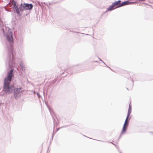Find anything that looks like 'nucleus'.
<instances>
[{
    "instance_id": "nucleus-20",
    "label": "nucleus",
    "mask_w": 153,
    "mask_h": 153,
    "mask_svg": "<svg viewBox=\"0 0 153 153\" xmlns=\"http://www.w3.org/2000/svg\"><path fill=\"white\" fill-rule=\"evenodd\" d=\"M84 136H85V137H87L88 138H90V139H92V138H91L88 137H87V136H86L85 135H84Z\"/></svg>"
},
{
    "instance_id": "nucleus-30",
    "label": "nucleus",
    "mask_w": 153,
    "mask_h": 153,
    "mask_svg": "<svg viewBox=\"0 0 153 153\" xmlns=\"http://www.w3.org/2000/svg\"><path fill=\"white\" fill-rule=\"evenodd\" d=\"M0 107H1V104H0Z\"/></svg>"
},
{
    "instance_id": "nucleus-17",
    "label": "nucleus",
    "mask_w": 153,
    "mask_h": 153,
    "mask_svg": "<svg viewBox=\"0 0 153 153\" xmlns=\"http://www.w3.org/2000/svg\"><path fill=\"white\" fill-rule=\"evenodd\" d=\"M106 66H107V67L108 68H109V69H110L111 70H112V69L109 67H108V66H107V65H106Z\"/></svg>"
},
{
    "instance_id": "nucleus-25",
    "label": "nucleus",
    "mask_w": 153,
    "mask_h": 153,
    "mask_svg": "<svg viewBox=\"0 0 153 153\" xmlns=\"http://www.w3.org/2000/svg\"><path fill=\"white\" fill-rule=\"evenodd\" d=\"M6 10L7 11V10ZM7 11L8 12H11V11H9V10H7Z\"/></svg>"
},
{
    "instance_id": "nucleus-28",
    "label": "nucleus",
    "mask_w": 153,
    "mask_h": 153,
    "mask_svg": "<svg viewBox=\"0 0 153 153\" xmlns=\"http://www.w3.org/2000/svg\"><path fill=\"white\" fill-rule=\"evenodd\" d=\"M102 61V62L103 63L104 62L102 60V61Z\"/></svg>"
},
{
    "instance_id": "nucleus-26",
    "label": "nucleus",
    "mask_w": 153,
    "mask_h": 153,
    "mask_svg": "<svg viewBox=\"0 0 153 153\" xmlns=\"http://www.w3.org/2000/svg\"><path fill=\"white\" fill-rule=\"evenodd\" d=\"M10 2H9V3H8V4H10Z\"/></svg>"
},
{
    "instance_id": "nucleus-14",
    "label": "nucleus",
    "mask_w": 153,
    "mask_h": 153,
    "mask_svg": "<svg viewBox=\"0 0 153 153\" xmlns=\"http://www.w3.org/2000/svg\"><path fill=\"white\" fill-rule=\"evenodd\" d=\"M63 127H64L62 126V127H61L60 128V127L56 129V131H58L60 128H63Z\"/></svg>"
},
{
    "instance_id": "nucleus-1",
    "label": "nucleus",
    "mask_w": 153,
    "mask_h": 153,
    "mask_svg": "<svg viewBox=\"0 0 153 153\" xmlns=\"http://www.w3.org/2000/svg\"><path fill=\"white\" fill-rule=\"evenodd\" d=\"M1 30L3 32V35L6 37L7 42L6 43L7 47L8 50V54L7 60L10 68H13L15 66V60L14 56L16 53L14 51L13 46V38L11 33L9 27H4L2 23L0 24Z\"/></svg>"
},
{
    "instance_id": "nucleus-8",
    "label": "nucleus",
    "mask_w": 153,
    "mask_h": 153,
    "mask_svg": "<svg viewBox=\"0 0 153 153\" xmlns=\"http://www.w3.org/2000/svg\"><path fill=\"white\" fill-rule=\"evenodd\" d=\"M56 118H57L56 117ZM57 120H56L54 118H53V122L54 125V127L55 126V125L56 126H57L59 125V122L58 121V120L57 118Z\"/></svg>"
},
{
    "instance_id": "nucleus-10",
    "label": "nucleus",
    "mask_w": 153,
    "mask_h": 153,
    "mask_svg": "<svg viewBox=\"0 0 153 153\" xmlns=\"http://www.w3.org/2000/svg\"><path fill=\"white\" fill-rule=\"evenodd\" d=\"M94 140H95V139H94ZM98 140V141H101V142H106V143H111L112 144L114 145V146H115L116 147H117V146L116 144H115L114 143H113V142H109V141H104L98 140Z\"/></svg>"
},
{
    "instance_id": "nucleus-24",
    "label": "nucleus",
    "mask_w": 153,
    "mask_h": 153,
    "mask_svg": "<svg viewBox=\"0 0 153 153\" xmlns=\"http://www.w3.org/2000/svg\"><path fill=\"white\" fill-rule=\"evenodd\" d=\"M104 63V64L105 65H106V64L104 62L103 63Z\"/></svg>"
},
{
    "instance_id": "nucleus-18",
    "label": "nucleus",
    "mask_w": 153,
    "mask_h": 153,
    "mask_svg": "<svg viewBox=\"0 0 153 153\" xmlns=\"http://www.w3.org/2000/svg\"><path fill=\"white\" fill-rule=\"evenodd\" d=\"M94 62H98V61H94Z\"/></svg>"
},
{
    "instance_id": "nucleus-3",
    "label": "nucleus",
    "mask_w": 153,
    "mask_h": 153,
    "mask_svg": "<svg viewBox=\"0 0 153 153\" xmlns=\"http://www.w3.org/2000/svg\"><path fill=\"white\" fill-rule=\"evenodd\" d=\"M12 4L11 7L14 13H16L19 16H22L23 12L24 10H31L33 5L31 3L29 4L24 3L19 4L18 2L15 0H12Z\"/></svg>"
},
{
    "instance_id": "nucleus-6",
    "label": "nucleus",
    "mask_w": 153,
    "mask_h": 153,
    "mask_svg": "<svg viewBox=\"0 0 153 153\" xmlns=\"http://www.w3.org/2000/svg\"><path fill=\"white\" fill-rule=\"evenodd\" d=\"M114 7V6L112 4L110 6H109V7L107 8L106 11L105 12V13L108 11H111L115 9V8H114L113 7Z\"/></svg>"
},
{
    "instance_id": "nucleus-21",
    "label": "nucleus",
    "mask_w": 153,
    "mask_h": 153,
    "mask_svg": "<svg viewBox=\"0 0 153 153\" xmlns=\"http://www.w3.org/2000/svg\"><path fill=\"white\" fill-rule=\"evenodd\" d=\"M44 3L45 5H48V4H46V3H45V2H44Z\"/></svg>"
},
{
    "instance_id": "nucleus-13",
    "label": "nucleus",
    "mask_w": 153,
    "mask_h": 153,
    "mask_svg": "<svg viewBox=\"0 0 153 153\" xmlns=\"http://www.w3.org/2000/svg\"><path fill=\"white\" fill-rule=\"evenodd\" d=\"M36 94H37L38 98H40L42 97L41 96V95L39 94V93L38 92V93H36Z\"/></svg>"
},
{
    "instance_id": "nucleus-2",
    "label": "nucleus",
    "mask_w": 153,
    "mask_h": 153,
    "mask_svg": "<svg viewBox=\"0 0 153 153\" xmlns=\"http://www.w3.org/2000/svg\"><path fill=\"white\" fill-rule=\"evenodd\" d=\"M13 71V69H11L8 71L4 79L3 91L6 94H10L13 93L15 98L17 99L20 97L19 94L22 92L21 90L22 88L15 86L16 84V81L12 79L14 76Z\"/></svg>"
},
{
    "instance_id": "nucleus-19",
    "label": "nucleus",
    "mask_w": 153,
    "mask_h": 153,
    "mask_svg": "<svg viewBox=\"0 0 153 153\" xmlns=\"http://www.w3.org/2000/svg\"><path fill=\"white\" fill-rule=\"evenodd\" d=\"M53 135H52V139H51L52 140H53Z\"/></svg>"
},
{
    "instance_id": "nucleus-27",
    "label": "nucleus",
    "mask_w": 153,
    "mask_h": 153,
    "mask_svg": "<svg viewBox=\"0 0 153 153\" xmlns=\"http://www.w3.org/2000/svg\"><path fill=\"white\" fill-rule=\"evenodd\" d=\"M48 149H49V148H48V150H47V153H48Z\"/></svg>"
},
{
    "instance_id": "nucleus-23",
    "label": "nucleus",
    "mask_w": 153,
    "mask_h": 153,
    "mask_svg": "<svg viewBox=\"0 0 153 153\" xmlns=\"http://www.w3.org/2000/svg\"><path fill=\"white\" fill-rule=\"evenodd\" d=\"M99 59L100 60V61H102V59H101L100 58H99Z\"/></svg>"
},
{
    "instance_id": "nucleus-9",
    "label": "nucleus",
    "mask_w": 153,
    "mask_h": 153,
    "mask_svg": "<svg viewBox=\"0 0 153 153\" xmlns=\"http://www.w3.org/2000/svg\"><path fill=\"white\" fill-rule=\"evenodd\" d=\"M121 2V1L120 0H119L118 1H115V2H114L112 4L114 6H116L117 5H118V6L117 7H119V4H120V2Z\"/></svg>"
},
{
    "instance_id": "nucleus-4",
    "label": "nucleus",
    "mask_w": 153,
    "mask_h": 153,
    "mask_svg": "<svg viewBox=\"0 0 153 153\" xmlns=\"http://www.w3.org/2000/svg\"><path fill=\"white\" fill-rule=\"evenodd\" d=\"M131 104V102H130L129 105L127 116L124 123L122 130L120 136V137H121V134H123L126 132L128 126V124L129 122V120L131 116L130 117H129V116L130 115L131 112L132 106Z\"/></svg>"
},
{
    "instance_id": "nucleus-7",
    "label": "nucleus",
    "mask_w": 153,
    "mask_h": 153,
    "mask_svg": "<svg viewBox=\"0 0 153 153\" xmlns=\"http://www.w3.org/2000/svg\"><path fill=\"white\" fill-rule=\"evenodd\" d=\"M16 39L19 42L22 43L23 41V39L22 36H20L18 38H16Z\"/></svg>"
},
{
    "instance_id": "nucleus-31",
    "label": "nucleus",
    "mask_w": 153,
    "mask_h": 153,
    "mask_svg": "<svg viewBox=\"0 0 153 153\" xmlns=\"http://www.w3.org/2000/svg\"><path fill=\"white\" fill-rule=\"evenodd\" d=\"M50 143H51V140H50Z\"/></svg>"
},
{
    "instance_id": "nucleus-12",
    "label": "nucleus",
    "mask_w": 153,
    "mask_h": 153,
    "mask_svg": "<svg viewBox=\"0 0 153 153\" xmlns=\"http://www.w3.org/2000/svg\"><path fill=\"white\" fill-rule=\"evenodd\" d=\"M51 114V113H53V111L52 109L48 108Z\"/></svg>"
},
{
    "instance_id": "nucleus-32",
    "label": "nucleus",
    "mask_w": 153,
    "mask_h": 153,
    "mask_svg": "<svg viewBox=\"0 0 153 153\" xmlns=\"http://www.w3.org/2000/svg\"><path fill=\"white\" fill-rule=\"evenodd\" d=\"M120 153H122L121 152H120Z\"/></svg>"
},
{
    "instance_id": "nucleus-11",
    "label": "nucleus",
    "mask_w": 153,
    "mask_h": 153,
    "mask_svg": "<svg viewBox=\"0 0 153 153\" xmlns=\"http://www.w3.org/2000/svg\"><path fill=\"white\" fill-rule=\"evenodd\" d=\"M20 66L21 68V69L22 71H24L25 70V67H24L23 65V63L21 62L20 63Z\"/></svg>"
},
{
    "instance_id": "nucleus-5",
    "label": "nucleus",
    "mask_w": 153,
    "mask_h": 153,
    "mask_svg": "<svg viewBox=\"0 0 153 153\" xmlns=\"http://www.w3.org/2000/svg\"><path fill=\"white\" fill-rule=\"evenodd\" d=\"M132 3V2L129 1L128 0L123 1L122 2L120 3V4H119V7H121L126 5L128 4L129 3Z\"/></svg>"
},
{
    "instance_id": "nucleus-16",
    "label": "nucleus",
    "mask_w": 153,
    "mask_h": 153,
    "mask_svg": "<svg viewBox=\"0 0 153 153\" xmlns=\"http://www.w3.org/2000/svg\"><path fill=\"white\" fill-rule=\"evenodd\" d=\"M37 92H36L35 91H33V94H36V93H37Z\"/></svg>"
},
{
    "instance_id": "nucleus-29",
    "label": "nucleus",
    "mask_w": 153,
    "mask_h": 153,
    "mask_svg": "<svg viewBox=\"0 0 153 153\" xmlns=\"http://www.w3.org/2000/svg\"><path fill=\"white\" fill-rule=\"evenodd\" d=\"M126 88L127 90H129L128 89V88Z\"/></svg>"
},
{
    "instance_id": "nucleus-22",
    "label": "nucleus",
    "mask_w": 153,
    "mask_h": 153,
    "mask_svg": "<svg viewBox=\"0 0 153 153\" xmlns=\"http://www.w3.org/2000/svg\"><path fill=\"white\" fill-rule=\"evenodd\" d=\"M150 133L152 134H153V131L150 132Z\"/></svg>"
},
{
    "instance_id": "nucleus-15",
    "label": "nucleus",
    "mask_w": 153,
    "mask_h": 153,
    "mask_svg": "<svg viewBox=\"0 0 153 153\" xmlns=\"http://www.w3.org/2000/svg\"><path fill=\"white\" fill-rule=\"evenodd\" d=\"M132 85L131 87V89H132V87H133V82H134V81H133V80H132Z\"/></svg>"
}]
</instances>
